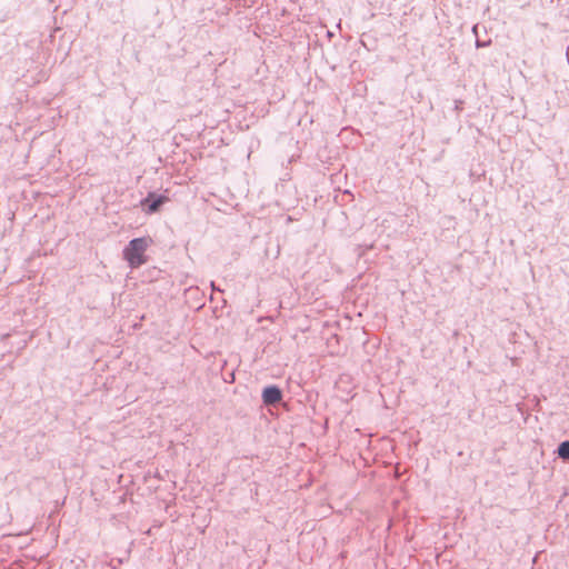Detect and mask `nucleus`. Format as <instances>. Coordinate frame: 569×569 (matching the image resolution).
Segmentation results:
<instances>
[{"label": "nucleus", "instance_id": "obj_1", "mask_svg": "<svg viewBox=\"0 0 569 569\" xmlns=\"http://www.w3.org/2000/svg\"><path fill=\"white\" fill-rule=\"evenodd\" d=\"M150 243V238H137L131 240L126 247L123 256L132 268H137L146 262L144 252Z\"/></svg>", "mask_w": 569, "mask_h": 569}, {"label": "nucleus", "instance_id": "obj_2", "mask_svg": "<svg viewBox=\"0 0 569 569\" xmlns=\"http://www.w3.org/2000/svg\"><path fill=\"white\" fill-rule=\"evenodd\" d=\"M168 201L169 198L166 196H156L154 193H149L148 197L141 201V207L147 213H154L160 209L161 204Z\"/></svg>", "mask_w": 569, "mask_h": 569}, {"label": "nucleus", "instance_id": "obj_3", "mask_svg": "<svg viewBox=\"0 0 569 569\" xmlns=\"http://www.w3.org/2000/svg\"><path fill=\"white\" fill-rule=\"evenodd\" d=\"M282 398L281 390L276 386L264 388L262 399L266 405H274Z\"/></svg>", "mask_w": 569, "mask_h": 569}, {"label": "nucleus", "instance_id": "obj_4", "mask_svg": "<svg viewBox=\"0 0 569 569\" xmlns=\"http://www.w3.org/2000/svg\"><path fill=\"white\" fill-rule=\"evenodd\" d=\"M558 456L563 460H569V441H563L559 445Z\"/></svg>", "mask_w": 569, "mask_h": 569}]
</instances>
